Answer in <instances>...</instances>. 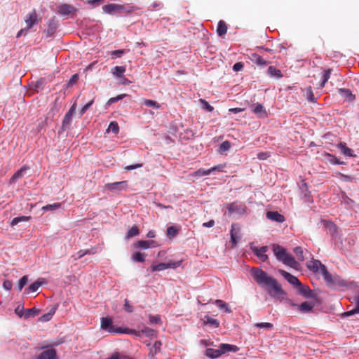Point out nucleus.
Wrapping results in <instances>:
<instances>
[{"mask_svg":"<svg viewBox=\"0 0 359 359\" xmlns=\"http://www.w3.org/2000/svg\"><path fill=\"white\" fill-rule=\"evenodd\" d=\"M250 274L257 284L261 287H264L266 292L271 298L280 302L284 300L285 303L291 306L297 307L301 313H306L313 311L314 308L313 302L306 301L297 304L290 298H284V297L287 296V292L283 288L280 283L273 276L269 274L261 268H252L250 269Z\"/></svg>","mask_w":359,"mask_h":359,"instance_id":"obj_1","label":"nucleus"},{"mask_svg":"<svg viewBox=\"0 0 359 359\" xmlns=\"http://www.w3.org/2000/svg\"><path fill=\"white\" fill-rule=\"evenodd\" d=\"M306 268L309 271L313 272L314 274H321L324 280L328 287H332L337 283V279L328 271L327 266L323 264L319 259L312 258L306 264Z\"/></svg>","mask_w":359,"mask_h":359,"instance_id":"obj_2","label":"nucleus"},{"mask_svg":"<svg viewBox=\"0 0 359 359\" xmlns=\"http://www.w3.org/2000/svg\"><path fill=\"white\" fill-rule=\"evenodd\" d=\"M239 351V347L235 344L221 343L218 348H206L204 355L210 359H217L224 354L228 353H236Z\"/></svg>","mask_w":359,"mask_h":359,"instance_id":"obj_3","label":"nucleus"},{"mask_svg":"<svg viewBox=\"0 0 359 359\" xmlns=\"http://www.w3.org/2000/svg\"><path fill=\"white\" fill-rule=\"evenodd\" d=\"M100 329L111 334H121L122 326L114 325L113 318L106 316L100 318Z\"/></svg>","mask_w":359,"mask_h":359,"instance_id":"obj_4","label":"nucleus"},{"mask_svg":"<svg viewBox=\"0 0 359 359\" xmlns=\"http://www.w3.org/2000/svg\"><path fill=\"white\" fill-rule=\"evenodd\" d=\"M128 189V181L123 180L119 182L107 183L104 186V190L111 194H120L121 191Z\"/></svg>","mask_w":359,"mask_h":359,"instance_id":"obj_5","label":"nucleus"},{"mask_svg":"<svg viewBox=\"0 0 359 359\" xmlns=\"http://www.w3.org/2000/svg\"><path fill=\"white\" fill-rule=\"evenodd\" d=\"M249 247L252 253L262 262H266L269 260V256L266 255L269 250L268 245L257 247L255 245L254 242L249 243Z\"/></svg>","mask_w":359,"mask_h":359,"instance_id":"obj_6","label":"nucleus"},{"mask_svg":"<svg viewBox=\"0 0 359 359\" xmlns=\"http://www.w3.org/2000/svg\"><path fill=\"white\" fill-rule=\"evenodd\" d=\"M225 207L226 210L225 214L227 215L229 217H231L234 213L241 216L244 215L247 210L246 206L238 205L236 201L225 203Z\"/></svg>","mask_w":359,"mask_h":359,"instance_id":"obj_7","label":"nucleus"},{"mask_svg":"<svg viewBox=\"0 0 359 359\" xmlns=\"http://www.w3.org/2000/svg\"><path fill=\"white\" fill-rule=\"evenodd\" d=\"M60 27V22L55 16L50 18L47 22V28L43 30L46 38H54Z\"/></svg>","mask_w":359,"mask_h":359,"instance_id":"obj_8","label":"nucleus"},{"mask_svg":"<svg viewBox=\"0 0 359 359\" xmlns=\"http://www.w3.org/2000/svg\"><path fill=\"white\" fill-rule=\"evenodd\" d=\"M39 349L43 350V351L37 355L35 359H59L57 352L54 348L43 345L39 346Z\"/></svg>","mask_w":359,"mask_h":359,"instance_id":"obj_9","label":"nucleus"},{"mask_svg":"<svg viewBox=\"0 0 359 359\" xmlns=\"http://www.w3.org/2000/svg\"><path fill=\"white\" fill-rule=\"evenodd\" d=\"M79 10L72 4H62L57 6V13L60 16L66 18H72Z\"/></svg>","mask_w":359,"mask_h":359,"instance_id":"obj_10","label":"nucleus"},{"mask_svg":"<svg viewBox=\"0 0 359 359\" xmlns=\"http://www.w3.org/2000/svg\"><path fill=\"white\" fill-rule=\"evenodd\" d=\"M48 283V280L45 278H38L36 280L28 285L23 291V295H28L38 291L40 287Z\"/></svg>","mask_w":359,"mask_h":359,"instance_id":"obj_11","label":"nucleus"},{"mask_svg":"<svg viewBox=\"0 0 359 359\" xmlns=\"http://www.w3.org/2000/svg\"><path fill=\"white\" fill-rule=\"evenodd\" d=\"M141 8L137 6L130 4H120L119 18L132 17L136 11H140Z\"/></svg>","mask_w":359,"mask_h":359,"instance_id":"obj_12","label":"nucleus"},{"mask_svg":"<svg viewBox=\"0 0 359 359\" xmlns=\"http://www.w3.org/2000/svg\"><path fill=\"white\" fill-rule=\"evenodd\" d=\"M278 273L288 283H290L293 288L294 289L300 283V280L298 278L292 273L287 272V271L279 269L278 270Z\"/></svg>","mask_w":359,"mask_h":359,"instance_id":"obj_13","label":"nucleus"},{"mask_svg":"<svg viewBox=\"0 0 359 359\" xmlns=\"http://www.w3.org/2000/svg\"><path fill=\"white\" fill-rule=\"evenodd\" d=\"M324 227L327 233H330L332 238V245L334 249L337 248V224L331 221H324Z\"/></svg>","mask_w":359,"mask_h":359,"instance_id":"obj_14","label":"nucleus"},{"mask_svg":"<svg viewBox=\"0 0 359 359\" xmlns=\"http://www.w3.org/2000/svg\"><path fill=\"white\" fill-rule=\"evenodd\" d=\"M158 246L157 241L154 240H138L135 244L134 248L140 250H148Z\"/></svg>","mask_w":359,"mask_h":359,"instance_id":"obj_15","label":"nucleus"},{"mask_svg":"<svg viewBox=\"0 0 359 359\" xmlns=\"http://www.w3.org/2000/svg\"><path fill=\"white\" fill-rule=\"evenodd\" d=\"M103 13L119 18L120 4L108 3L102 6Z\"/></svg>","mask_w":359,"mask_h":359,"instance_id":"obj_16","label":"nucleus"},{"mask_svg":"<svg viewBox=\"0 0 359 359\" xmlns=\"http://www.w3.org/2000/svg\"><path fill=\"white\" fill-rule=\"evenodd\" d=\"M25 22L26 23V29H31L39 23V19L35 9L26 15Z\"/></svg>","mask_w":359,"mask_h":359,"instance_id":"obj_17","label":"nucleus"},{"mask_svg":"<svg viewBox=\"0 0 359 359\" xmlns=\"http://www.w3.org/2000/svg\"><path fill=\"white\" fill-rule=\"evenodd\" d=\"M30 169V167L28 165H22L18 170H17L11 177L9 179L8 184L9 185L15 184L19 179L22 178L26 172Z\"/></svg>","mask_w":359,"mask_h":359,"instance_id":"obj_18","label":"nucleus"},{"mask_svg":"<svg viewBox=\"0 0 359 359\" xmlns=\"http://www.w3.org/2000/svg\"><path fill=\"white\" fill-rule=\"evenodd\" d=\"M266 218L271 222L282 224L285 221L283 215L277 210H269L266 212Z\"/></svg>","mask_w":359,"mask_h":359,"instance_id":"obj_19","label":"nucleus"},{"mask_svg":"<svg viewBox=\"0 0 359 359\" xmlns=\"http://www.w3.org/2000/svg\"><path fill=\"white\" fill-rule=\"evenodd\" d=\"M272 250L275 257L278 262L283 261V259H284L287 252L286 248L278 243L272 245Z\"/></svg>","mask_w":359,"mask_h":359,"instance_id":"obj_20","label":"nucleus"},{"mask_svg":"<svg viewBox=\"0 0 359 359\" xmlns=\"http://www.w3.org/2000/svg\"><path fill=\"white\" fill-rule=\"evenodd\" d=\"M251 111L256 114L259 118L267 117V111L262 103L256 102L253 103L251 107Z\"/></svg>","mask_w":359,"mask_h":359,"instance_id":"obj_21","label":"nucleus"},{"mask_svg":"<svg viewBox=\"0 0 359 359\" xmlns=\"http://www.w3.org/2000/svg\"><path fill=\"white\" fill-rule=\"evenodd\" d=\"M297 292L306 299L312 297V290L307 285L303 284L302 282L294 288Z\"/></svg>","mask_w":359,"mask_h":359,"instance_id":"obj_22","label":"nucleus"},{"mask_svg":"<svg viewBox=\"0 0 359 359\" xmlns=\"http://www.w3.org/2000/svg\"><path fill=\"white\" fill-rule=\"evenodd\" d=\"M182 226L180 224H172L166 229V237L170 240L175 238L180 232Z\"/></svg>","mask_w":359,"mask_h":359,"instance_id":"obj_23","label":"nucleus"},{"mask_svg":"<svg viewBox=\"0 0 359 359\" xmlns=\"http://www.w3.org/2000/svg\"><path fill=\"white\" fill-rule=\"evenodd\" d=\"M338 95L340 100H342L344 102L351 103L355 100V95L348 89H338Z\"/></svg>","mask_w":359,"mask_h":359,"instance_id":"obj_24","label":"nucleus"},{"mask_svg":"<svg viewBox=\"0 0 359 359\" xmlns=\"http://www.w3.org/2000/svg\"><path fill=\"white\" fill-rule=\"evenodd\" d=\"M237 227L238 230H239L238 224L236 223H233L231 226L230 230V243L232 248H236L240 241V236L238 235V233L236 231V228Z\"/></svg>","mask_w":359,"mask_h":359,"instance_id":"obj_25","label":"nucleus"},{"mask_svg":"<svg viewBox=\"0 0 359 359\" xmlns=\"http://www.w3.org/2000/svg\"><path fill=\"white\" fill-rule=\"evenodd\" d=\"M250 60L260 68H264L269 64V61L264 60L257 53H253L250 56Z\"/></svg>","mask_w":359,"mask_h":359,"instance_id":"obj_26","label":"nucleus"},{"mask_svg":"<svg viewBox=\"0 0 359 359\" xmlns=\"http://www.w3.org/2000/svg\"><path fill=\"white\" fill-rule=\"evenodd\" d=\"M73 117H74L73 114H72L67 111L66 112V114L62 121V126H61L60 130H58L59 135L62 134L66 130L67 126L72 123Z\"/></svg>","mask_w":359,"mask_h":359,"instance_id":"obj_27","label":"nucleus"},{"mask_svg":"<svg viewBox=\"0 0 359 359\" xmlns=\"http://www.w3.org/2000/svg\"><path fill=\"white\" fill-rule=\"evenodd\" d=\"M147 254L140 250H135L131 254L130 259L134 263H144L146 261Z\"/></svg>","mask_w":359,"mask_h":359,"instance_id":"obj_28","label":"nucleus"},{"mask_svg":"<svg viewBox=\"0 0 359 359\" xmlns=\"http://www.w3.org/2000/svg\"><path fill=\"white\" fill-rule=\"evenodd\" d=\"M164 270H166L165 263L158 262L157 261H154L147 269V271H150L151 273L159 272Z\"/></svg>","mask_w":359,"mask_h":359,"instance_id":"obj_29","label":"nucleus"},{"mask_svg":"<svg viewBox=\"0 0 359 359\" xmlns=\"http://www.w3.org/2000/svg\"><path fill=\"white\" fill-rule=\"evenodd\" d=\"M128 97H130V95L128 94L122 93V94H118V95H117L115 97H110L107 101L105 104L104 105V109L107 110L113 104H114V103H116V102H117L118 101H121L124 98Z\"/></svg>","mask_w":359,"mask_h":359,"instance_id":"obj_30","label":"nucleus"},{"mask_svg":"<svg viewBox=\"0 0 359 359\" xmlns=\"http://www.w3.org/2000/svg\"><path fill=\"white\" fill-rule=\"evenodd\" d=\"M58 306H59V304H55L50 310L48 312L41 315L39 318V322H48L50 321L53 316H54V314L55 313L56 311L58 309Z\"/></svg>","mask_w":359,"mask_h":359,"instance_id":"obj_31","label":"nucleus"},{"mask_svg":"<svg viewBox=\"0 0 359 359\" xmlns=\"http://www.w3.org/2000/svg\"><path fill=\"white\" fill-rule=\"evenodd\" d=\"M203 325L204 326H208L211 328L215 329L218 328L219 327L220 323L217 319L214 318L210 316L209 315H205L203 318Z\"/></svg>","mask_w":359,"mask_h":359,"instance_id":"obj_32","label":"nucleus"},{"mask_svg":"<svg viewBox=\"0 0 359 359\" xmlns=\"http://www.w3.org/2000/svg\"><path fill=\"white\" fill-rule=\"evenodd\" d=\"M266 74L271 78L276 79H280L283 77V74L281 71L275 66H269L266 71Z\"/></svg>","mask_w":359,"mask_h":359,"instance_id":"obj_33","label":"nucleus"},{"mask_svg":"<svg viewBox=\"0 0 359 359\" xmlns=\"http://www.w3.org/2000/svg\"><path fill=\"white\" fill-rule=\"evenodd\" d=\"M228 30L227 24L223 20L217 22L216 32L219 37L224 38Z\"/></svg>","mask_w":359,"mask_h":359,"instance_id":"obj_34","label":"nucleus"},{"mask_svg":"<svg viewBox=\"0 0 359 359\" xmlns=\"http://www.w3.org/2000/svg\"><path fill=\"white\" fill-rule=\"evenodd\" d=\"M162 342L161 340H156L151 346L148 357L149 359H154L155 355L161 349Z\"/></svg>","mask_w":359,"mask_h":359,"instance_id":"obj_35","label":"nucleus"},{"mask_svg":"<svg viewBox=\"0 0 359 359\" xmlns=\"http://www.w3.org/2000/svg\"><path fill=\"white\" fill-rule=\"evenodd\" d=\"M140 234V231L139 227L134 224L132 226H130L125 234L124 238L125 240H129L130 238L135 236H138Z\"/></svg>","mask_w":359,"mask_h":359,"instance_id":"obj_36","label":"nucleus"},{"mask_svg":"<svg viewBox=\"0 0 359 359\" xmlns=\"http://www.w3.org/2000/svg\"><path fill=\"white\" fill-rule=\"evenodd\" d=\"M41 313V310L36 307H33L31 309H26L25 312H24L23 319L29 320L31 318H34L39 316Z\"/></svg>","mask_w":359,"mask_h":359,"instance_id":"obj_37","label":"nucleus"},{"mask_svg":"<svg viewBox=\"0 0 359 359\" xmlns=\"http://www.w3.org/2000/svg\"><path fill=\"white\" fill-rule=\"evenodd\" d=\"M126 71V66H115L111 69V73L117 79L123 77Z\"/></svg>","mask_w":359,"mask_h":359,"instance_id":"obj_38","label":"nucleus"},{"mask_svg":"<svg viewBox=\"0 0 359 359\" xmlns=\"http://www.w3.org/2000/svg\"><path fill=\"white\" fill-rule=\"evenodd\" d=\"M32 217L31 216L18 215L13 217L10 222V226L13 227L20 222H27L31 221Z\"/></svg>","mask_w":359,"mask_h":359,"instance_id":"obj_39","label":"nucleus"},{"mask_svg":"<svg viewBox=\"0 0 359 359\" xmlns=\"http://www.w3.org/2000/svg\"><path fill=\"white\" fill-rule=\"evenodd\" d=\"M48 116L45 117L44 118H40L38 119V123L36 128V133L41 134L46 132V128L48 124Z\"/></svg>","mask_w":359,"mask_h":359,"instance_id":"obj_40","label":"nucleus"},{"mask_svg":"<svg viewBox=\"0 0 359 359\" xmlns=\"http://www.w3.org/2000/svg\"><path fill=\"white\" fill-rule=\"evenodd\" d=\"M62 206V203L60 202H55L51 204H46V205H43L41 210L43 212H54L60 208H61Z\"/></svg>","mask_w":359,"mask_h":359,"instance_id":"obj_41","label":"nucleus"},{"mask_svg":"<svg viewBox=\"0 0 359 359\" xmlns=\"http://www.w3.org/2000/svg\"><path fill=\"white\" fill-rule=\"evenodd\" d=\"M300 191L304 194V198L309 201L310 198L311 197V191H309V184L305 182L304 180H302L301 182V184L299 185Z\"/></svg>","mask_w":359,"mask_h":359,"instance_id":"obj_42","label":"nucleus"},{"mask_svg":"<svg viewBox=\"0 0 359 359\" xmlns=\"http://www.w3.org/2000/svg\"><path fill=\"white\" fill-rule=\"evenodd\" d=\"M29 275H24L18 281L17 290L18 292H22V290L26 287V285L29 283Z\"/></svg>","mask_w":359,"mask_h":359,"instance_id":"obj_43","label":"nucleus"},{"mask_svg":"<svg viewBox=\"0 0 359 359\" xmlns=\"http://www.w3.org/2000/svg\"><path fill=\"white\" fill-rule=\"evenodd\" d=\"M215 306L220 310H223L226 313H231L232 310L231 309L228 303L222 299H217L215 302Z\"/></svg>","mask_w":359,"mask_h":359,"instance_id":"obj_44","label":"nucleus"},{"mask_svg":"<svg viewBox=\"0 0 359 359\" xmlns=\"http://www.w3.org/2000/svg\"><path fill=\"white\" fill-rule=\"evenodd\" d=\"M231 147V143L229 140H225L222 142L218 147L217 153L220 155H224L228 151Z\"/></svg>","mask_w":359,"mask_h":359,"instance_id":"obj_45","label":"nucleus"},{"mask_svg":"<svg viewBox=\"0 0 359 359\" xmlns=\"http://www.w3.org/2000/svg\"><path fill=\"white\" fill-rule=\"evenodd\" d=\"M121 334H128L131 336L141 337V330L138 331L136 330L135 329L129 328L126 326H122Z\"/></svg>","mask_w":359,"mask_h":359,"instance_id":"obj_46","label":"nucleus"},{"mask_svg":"<svg viewBox=\"0 0 359 359\" xmlns=\"http://www.w3.org/2000/svg\"><path fill=\"white\" fill-rule=\"evenodd\" d=\"M142 334H144L146 337L150 339H153L157 337L158 332L152 328L144 326L143 329L141 330V337Z\"/></svg>","mask_w":359,"mask_h":359,"instance_id":"obj_47","label":"nucleus"},{"mask_svg":"<svg viewBox=\"0 0 359 359\" xmlns=\"http://www.w3.org/2000/svg\"><path fill=\"white\" fill-rule=\"evenodd\" d=\"M79 79V74L76 73L71 76L68 81L63 86V90H66L76 83Z\"/></svg>","mask_w":359,"mask_h":359,"instance_id":"obj_48","label":"nucleus"},{"mask_svg":"<svg viewBox=\"0 0 359 359\" xmlns=\"http://www.w3.org/2000/svg\"><path fill=\"white\" fill-rule=\"evenodd\" d=\"M338 148L340 149L341 152L346 156H354V151L351 149L346 147L345 143L338 144Z\"/></svg>","mask_w":359,"mask_h":359,"instance_id":"obj_49","label":"nucleus"},{"mask_svg":"<svg viewBox=\"0 0 359 359\" xmlns=\"http://www.w3.org/2000/svg\"><path fill=\"white\" fill-rule=\"evenodd\" d=\"M129 52L128 49H116L110 51L109 55L111 59L121 58L122 56Z\"/></svg>","mask_w":359,"mask_h":359,"instance_id":"obj_50","label":"nucleus"},{"mask_svg":"<svg viewBox=\"0 0 359 359\" xmlns=\"http://www.w3.org/2000/svg\"><path fill=\"white\" fill-rule=\"evenodd\" d=\"M166 266V269H176L178 267L181 266L183 263V259L180 260H173L169 259L168 262H165Z\"/></svg>","mask_w":359,"mask_h":359,"instance_id":"obj_51","label":"nucleus"},{"mask_svg":"<svg viewBox=\"0 0 359 359\" xmlns=\"http://www.w3.org/2000/svg\"><path fill=\"white\" fill-rule=\"evenodd\" d=\"M280 262L290 266H293L294 264H297V262L296 261L295 258L288 252H287L284 259H283V261Z\"/></svg>","mask_w":359,"mask_h":359,"instance_id":"obj_52","label":"nucleus"},{"mask_svg":"<svg viewBox=\"0 0 359 359\" xmlns=\"http://www.w3.org/2000/svg\"><path fill=\"white\" fill-rule=\"evenodd\" d=\"M330 74H331L330 69H326L323 71L322 76H321L320 81L319 82L320 87H323L325 85V83L327 82L328 79L330 77Z\"/></svg>","mask_w":359,"mask_h":359,"instance_id":"obj_53","label":"nucleus"},{"mask_svg":"<svg viewBox=\"0 0 359 359\" xmlns=\"http://www.w3.org/2000/svg\"><path fill=\"white\" fill-rule=\"evenodd\" d=\"M47 84V80L44 77H41L34 83V89L36 91L43 90L45 86Z\"/></svg>","mask_w":359,"mask_h":359,"instance_id":"obj_54","label":"nucleus"},{"mask_svg":"<svg viewBox=\"0 0 359 359\" xmlns=\"http://www.w3.org/2000/svg\"><path fill=\"white\" fill-rule=\"evenodd\" d=\"M148 323L150 325H158L162 324V320L160 315H153V314H149L148 315Z\"/></svg>","mask_w":359,"mask_h":359,"instance_id":"obj_55","label":"nucleus"},{"mask_svg":"<svg viewBox=\"0 0 359 359\" xmlns=\"http://www.w3.org/2000/svg\"><path fill=\"white\" fill-rule=\"evenodd\" d=\"M142 104L147 107H152L156 110H158L161 108V105L154 100L144 99Z\"/></svg>","mask_w":359,"mask_h":359,"instance_id":"obj_56","label":"nucleus"},{"mask_svg":"<svg viewBox=\"0 0 359 359\" xmlns=\"http://www.w3.org/2000/svg\"><path fill=\"white\" fill-rule=\"evenodd\" d=\"M119 126L118 123L115 121H110L107 128L106 130V132L107 133H109L110 132H112L114 134H118L119 133Z\"/></svg>","mask_w":359,"mask_h":359,"instance_id":"obj_57","label":"nucleus"},{"mask_svg":"<svg viewBox=\"0 0 359 359\" xmlns=\"http://www.w3.org/2000/svg\"><path fill=\"white\" fill-rule=\"evenodd\" d=\"M306 97L309 102L316 103L317 102V98L315 97L313 91V88L311 86H308L306 88Z\"/></svg>","mask_w":359,"mask_h":359,"instance_id":"obj_58","label":"nucleus"},{"mask_svg":"<svg viewBox=\"0 0 359 359\" xmlns=\"http://www.w3.org/2000/svg\"><path fill=\"white\" fill-rule=\"evenodd\" d=\"M95 97L83 104L79 111V117H81L94 104Z\"/></svg>","mask_w":359,"mask_h":359,"instance_id":"obj_59","label":"nucleus"},{"mask_svg":"<svg viewBox=\"0 0 359 359\" xmlns=\"http://www.w3.org/2000/svg\"><path fill=\"white\" fill-rule=\"evenodd\" d=\"M199 102L201 104V108L207 111V112H212L214 111V107L203 98L199 99Z\"/></svg>","mask_w":359,"mask_h":359,"instance_id":"obj_60","label":"nucleus"},{"mask_svg":"<svg viewBox=\"0 0 359 359\" xmlns=\"http://www.w3.org/2000/svg\"><path fill=\"white\" fill-rule=\"evenodd\" d=\"M351 287H352V285L350 283H348L346 280L338 278V291H344Z\"/></svg>","mask_w":359,"mask_h":359,"instance_id":"obj_61","label":"nucleus"},{"mask_svg":"<svg viewBox=\"0 0 359 359\" xmlns=\"http://www.w3.org/2000/svg\"><path fill=\"white\" fill-rule=\"evenodd\" d=\"M254 327L259 329L271 330L273 329V325L271 323L269 322H260L255 323L254 325Z\"/></svg>","mask_w":359,"mask_h":359,"instance_id":"obj_62","label":"nucleus"},{"mask_svg":"<svg viewBox=\"0 0 359 359\" xmlns=\"http://www.w3.org/2000/svg\"><path fill=\"white\" fill-rule=\"evenodd\" d=\"M325 160L333 165H337V156L332 154L325 152L324 154Z\"/></svg>","mask_w":359,"mask_h":359,"instance_id":"obj_63","label":"nucleus"},{"mask_svg":"<svg viewBox=\"0 0 359 359\" xmlns=\"http://www.w3.org/2000/svg\"><path fill=\"white\" fill-rule=\"evenodd\" d=\"M355 308L351 310V311H346V312H344L342 313L341 314L344 316H351L353 314H355L357 313H359V296H358L357 297H355Z\"/></svg>","mask_w":359,"mask_h":359,"instance_id":"obj_64","label":"nucleus"}]
</instances>
